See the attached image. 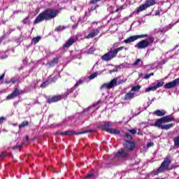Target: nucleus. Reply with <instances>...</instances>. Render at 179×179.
Listing matches in <instances>:
<instances>
[{
	"instance_id": "obj_41",
	"label": "nucleus",
	"mask_w": 179,
	"mask_h": 179,
	"mask_svg": "<svg viewBox=\"0 0 179 179\" xmlns=\"http://www.w3.org/2000/svg\"><path fill=\"white\" fill-rule=\"evenodd\" d=\"M155 143L153 142L148 143L147 144V148H152V146H154Z\"/></svg>"
},
{
	"instance_id": "obj_46",
	"label": "nucleus",
	"mask_w": 179,
	"mask_h": 179,
	"mask_svg": "<svg viewBox=\"0 0 179 179\" xmlns=\"http://www.w3.org/2000/svg\"><path fill=\"white\" fill-rule=\"evenodd\" d=\"M115 71H116L115 70H110V73H114V72H115Z\"/></svg>"
},
{
	"instance_id": "obj_38",
	"label": "nucleus",
	"mask_w": 179,
	"mask_h": 179,
	"mask_svg": "<svg viewBox=\"0 0 179 179\" xmlns=\"http://www.w3.org/2000/svg\"><path fill=\"white\" fill-rule=\"evenodd\" d=\"M22 23H24V24H27L29 23V17H25L22 20Z\"/></svg>"
},
{
	"instance_id": "obj_45",
	"label": "nucleus",
	"mask_w": 179,
	"mask_h": 179,
	"mask_svg": "<svg viewBox=\"0 0 179 179\" xmlns=\"http://www.w3.org/2000/svg\"><path fill=\"white\" fill-rule=\"evenodd\" d=\"M155 16H159V15H160V11H159V10H157V11H156V13H155Z\"/></svg>"
},
{
	"instance_id": "obj_25",
	"label": "nucleus",
	"mask_w": 179,
	"mask_h": 179,
	"mask_svg": "<svg viewBox=\"0 0 179 179\" xmlns=\"http://www.w3.org/2000/svg\"><path fill=\"white\" fill-rule=\"evenodd\" d=\"M174 146L179 148V135L173 138Z\"/></svg>"
},
{
	"instance_id": "obj_30",
	"label": "nucleus",
	"mask_w": 179,
	"mask_h": 179,
	"mask_svg": "<svg viewBox=\"0 0 179 179\" xmlns=\"http://www.w3.org/2000/svg\"><path fill=\"white\" fill-rule=\"evenodd\" d=\"M40 40H41V36H36L32 38V41L34 44H37Z\"/></svg>"
},
{
	"instance_id": "obj_1",
	"label": "nucleus",
	"mask_w": 179,
	"mask_h": 179,
	"mask_svg": "<svg viewBox=\"0 0 179 179\" xmlns=\"http://www.w3.org/2000/svg\"><path fill=\"white\" fill-rule=\"evenodd\" d=\"M59 11L58 10H54L52 8H47L36 17L34 21V24H38V23H41L44 20H52L55 19L56 16H58Z\"/></svg>"
},
{
	"instance_id": "obj_44",
	"label": "nucleus",
	"mask_w": 179,
	"mask_h": 179,
	"mask_svg": "<svg viewBox=\"0 0 179 179\" xmlns=\"http://www.w3.org/2000/svg\"><path fill=\"white\" fill-rule=\"evenodd\" d=\"M4 77H5V73H3L1 76V83H3V81H2V80L3 79Z\"/></svg>"
},
{
	"instance_id": "obj_12",
	"label": "nucleus",
	"mask_w": 179,
	"mask_h": 179,
	"mask_svg": "<svg viewBox=\"0 0 179 179\" xmlns=\"http://www.w3.org/2000/svg\"><path fill=\"white\" fill-rule=\"evenodd\" d=\"M62 99H64L62 95H55V96L46 97L47 103H48V104H52V103H57L58 101H61Z\"/></svg>"
},
{
	"instance_id": "obj_35",
	"label": "nucleus",
	"mask_w": 179,
	"mask_h": 179,
	"mask_svg": "<svg viewBox=\"0 0 179 179\" xmlns=\"http://www.w3.org/2000/svg\"><path fill=\"white\" fill-rule=\"evenodd\" d=\"M100 1H101V0H90V4L94 5V4L97 3V2H100Z\"/></svg>"
},
{
	"instance_id": "obj_6",
	"label": "nucleus",
	"mask_w": 179,
	"mask_h": 179,
	"mask_svg": "<svg viewBox=\"0 0 179 179\" xmlns=\"http://www.w3.org/2000/svg\"><path fill=\"white\" fill-rule=\"evenodd\" d=\"M154 41L155 38L153 36H150L148 38V41L147 40H141L139 42H138L134 45V47L135 48H138V50H145V48H148V47H150V45H152Z\"/></svg>"
},
{
	"instance_id": "obj_32",
	"label": "nucleus",
	"mask_w": 179,
	"mask_h": 179,
	"mask_svg": "<svg viewBox=\"0 0 179 179\" xmlns=\"http://www.w3.org/2000/svg\"><path fill=\"white\" fill-rule=\"evenodd\" d=\"M57 80H58V76L56 75L52 78V79L50 80V83H55V82H57Z\"/></svg>"
},
{
	"instance_id": "obj_43",
	"label": "nucleus",
	"mask_w": 179,
	"mask_h": 179,
	"mask_svg": "<svg viewBox=\"0 0 179 179\" xmlns=\"http://www.w3.org/2000/svg\"><path fill=\"white\" fill-rule=\"evenodd\" d=\"M124 82H125V80L124 79L120 80L118 82V85H122V83H124Z\"/></svg>"
},
{
	"instance_id": "obj_22",
	"label": "nucleus",
	"mask_w": 179,
	"mask_h": 179,
	"mask_svg": "<svg viewBox=\"0 0 179 179\" xmlns=\"http://www.w3.org/2000/svg\"><path fill=\"white\" fill-rule=\"evenodd\" d=\"M154 114L155 115H157V117H164V115H166V110H157L154 111Z\"/></svg>"
},
{
	"instance_id": "obj_51",
	"label": "nucleus",
	"mask_w": 179,
	"mask_h": 179,
	"mask_svg": "<svg viewBox=\"0 0 179 179\" xmlns=\"http://www.w3.org/2000/svg\"><path fill=\"white\" fill-rule=\"evenodd\" d=\"M0 80H1V77H0Z\"/></svg>"
},
{
	"instance_id": "obj_27",
	"label": "nucleus",
	"mask_w": 179,
	"mask_h": 179,
	"mask_svg": "<svg viewBox=\"0 0 179 179\" xmlns=\"http://www.w3.org/2000/svg\"><path fill=\"white\" fill-rule=\"evenodd\" d=\"M65 29H66V27L59 25L55 29V31H62V30H65Z\"/></svg>"
},
{
	"instance_id": "obj_9",
	"label": "nucleus",
	"mask_w": 179,
	"mask_h": 179,
	"mask_svg": "<svg viewBox=\"0 0 179 179\" xmlns=\"http://www.w3.org/2000/svg\"><path fill=\"white\" fill-rule=\"evenodd\" d=\"M92 132H93V130L92 129L79 131V132H76L73 130H71V131H66L64 132H61L59 135H62L64 136H72V135H83V134H92Z\"/></svg>"
},
{
	"instance_id": "obj_48",
	"label": "nucleus",
	"mask_w": 179,
	"mask_h": 179,
	"mask_svg": "<svg viewBox=\"0 0 179 179\" xmlns=\"http://www.w3.org/2000/svg\"><path fill=\"white\" fill-rule=\"evenodd\" d=\"M1 157L2 158V157H6V156L5 155H3V153H1Z\"/></svg>"
},
{
	"instance_id": "obj_21",
	"label": "nucleus",
	"mask_w": 179,
	"mask_h": 179,
	"mask_svg": "<svg viewBox=\"0 0 179 179\" xmlns=\"http://www.w3.org/2000/svg\"><path fill=\"white\" fill-rule=\"evenodd\" d=\"M20 80V77L15 76L14 78H12L10 80L4 81V83H6V85H9V83H13V85H14V83H16V82H19Z\"/></svg>"
},
{
	"instance_id": "obj_10",
	"label": "nucleus",
	"mask_w": 179,
	"mask_h": 179,
	"mask_svg": "<svg viewBox=\"0 0 179 179\" xmlns=\"http://www.w3.org/2000/svg\"><path fill=\"white\" fill-rule=\"evenodd\" d=\"M148 34H141V35H134L131 36L124 41L125 44H129L130 43H134V41H136L138 38H145L148 37Z\"/></svg>"
},
{
	"instance_id": "obj_31",
	"label": "nucleus",
	"mask_w": 179,
	"mask_h": 179,
	"mask_svg": "<svg viewBox=\"0 0 179 179\" xmlns=\"http://www.w3.org/2000/svg\"><path fill=\"white\" fill-rule=\"evenodd\" d=\"M98 75H99V72L96 71L95 73L91 74L89 76V79H90V80L94 79V78H97Z\"/></svg>"
},
{
	"instance_id": "obj_7",
	"label": "nucleus",
	"mask_w": 179,
	"mask_h": 179,
	"mask_svg": "<svg viewBox=\"0 0 179 179\" xmlns=\"http://www.w3.org/2000/svg\"><path fill=\"white\" fill-rule=\"evenodd\" d=\"M156 3H157L155 0H145L144 3L138 7L136 10L134 12H136V13H141V12L145 10V9H148V8H150V6L156 5Z\"/></svg>"
},
{
	"instance_id": "obj_39",
	"label": "nucleus",
	"mask_w": 179,
	"mask_h": 179,
	"mask_svg": "<svg viewBox=\"0 0 179 179\" xmlns=\"http://www.w3.org/2000/svg\"><path fill=\"white\" fill-rule=\"evenodd\" d=\"M122 9H124V6H121L120 7H118L115 12H113V13H117V12H120V10H122Z\"/></svg>"
},
{
	"instance_id": "obj_47",
	"label": "nucleus",
	"mask_w": 179,
	"mask_h": 179,
	"mask_svg": "<svg viewBox=\"0 0 179 179\" xmlns=\"http://www.w3.org/2000/svg\"><path fill=\"white\" fill-rule=\"evenodd\" d=\"M26 139H27V141H30V139H29V136H26Z\"/></svg>"
},
{
	"instance_id": "obj_19",
	"label": "nucleus",
	"mask_w": 179,
	"mask_h": 179,
	"mask_svg": "<svg viewBox=\"0 0 179 179\" xmlns=\"http://www.w3.org/2000/svg\"><path fill=\"white\" fill-rule=\"evenodd\" d=\"M59 61V58L55 57L52 60L48 62L47 64L49 65V68H54V66L58 64Z\"/></svg>"
},
{
	"instance_id": "obj_5",
	"label": "nucleus",
	"mask_w": 179,
	"mask_h": 179,
	"mask_svg": "<svg viewBox=\"0 0 179 179\" xmlns=\"http://www.w3.org/2000/svg\"><path fill=\"white\" fill-rule=\"evenodd\" d=\"M111 127H113V122H104L103 124L99 125L98 128L102 129V131H105V132H108V134H111L113 135H120V134H121V131L117 129L110 128Z\"/></svg>"
},
{
	"instance_id": "obj_3",
	"label": "nucleus",
	"mask_w": 179,
	"mask_h": 179,
	"mask_svg": "<svg viewBox=\"0 0 179 179\" xmlns=\"http://www.w3.org/2000/svg\"><path fill=\"white\" fill-rule=\"evenodd\" d=\"M124 148L119 150L115 155V159L122 157V159H127L129 156V152H132L135 149V142L131 141H124Z\"/></svg>"
},
{
	"instance_id": "obj_23",
	"label": "nucleus",
	"mask_w": 179,
	"mask_h": 179,
	"mask_svg": "<svg viewBox=\"0 0 179 179\" xmlns=\"http://www.w3.org/2000/svg\"><path fill=\"white\" fill-rule=\"evenodd\" d=\"M85 83V80L83 78H80L78 81H76L75 85L73 86L76 89H78L80 85H83Z\"/></svg>"
},
{
	"instance_id": "obj_11",
	"label": "nucleus",
	"mask_w": 179,
	"mask_h": 179,
	"mask_svg": "<svg viewBox=\"0 0 179 179\" xmlns=\"http://www.w3.org/2000/svg\"><path fill=\"white\" fill-rule=\"evenodd\" d=\"M24 93H26V91L15 88L11 94L7 96L6 99L7 100H12L13 99L20 96V94H24Z\"/></svg>"
},
{
	"instance_id": "obj_34",
	"label": "nucleus",
	"mask_w": 179,
	"mask_h": 179,
	"mask_svg": "<svg viewBox=\"0 0 179 179\" xmlns=\"http://www.w3.org/2000/svg\"><path fill=\"white\" fill-rule=\"evenodd\" d=\"M150 76H155V73H150L146 74L144 76V79H149V78H150Z\"/></svg>"
},
{
	"instance_id": "obj_15",
	"label": "nucleus",
	"mask_w": 179,
	"mask_h": 179,
	"mask_svg": "<svg viewBox=\"0 0 179 179\" xmlns=\"http://www.w3.org/2000/svg\"><path fill=\"white\" fill-rule=\"evenodd\" d=\"M179 85V78L173 80L172 82L167 83L164 85V89H173Z\"/></svg>"
},
{
	"instance_id": "obj_37",
	"label": "nucleus",
	"mask_w": 179,
	"mask_h": 179,
	"mask_svg": "<svg viewBox=\"0 0 179 179\" xmlns=\"http://www.w3.org/2000/svg\"><path fill=\"white\" fill-rule=\"evenodd\" d=\"M142 59H138L134 64L133 65L134 66H137V65H139V63L141 62Z\"/></svg>"
},
{
	"instance_id": "obj_33",
	"label": "nucleus",
	"mask_w": 179,
	"mask_h": 179,
	"mask_svg": "<svg viewBox=\"0 0 179 179\" xmlns=\"http://www.w3.org/2000/svg\"><path fill=\"white\" fill-rule=\"evenodd\" d=\"M24 145V142H22L21 145H15L13 149H21V148H23Z\"/></svg>"
},
{
	"instance_id": "obj_16",
	"label": "nucleus",
	"mask_w": 179,
	"mask_h": 179,
	"mask_svg": "<svg viewBox=\"0 0 179 179\" xmlns=\"http://www.w3.org/2000/svg\"><path fill=\"white\" fill-rule=\"evenodd\" d=\"M77 39L76 38H73L72 37H71L66 42V43L63 46V49L65 50L66 48H69V47L73 45V44H75V43H76Z\"/></svg>"
},
{
	"instance_id": "obj_18",
	"label": "nucleus",
	"mask_w": 179,
	"mask_h": 179,
	"mask_svg": "<svg viewBox=\"0 0 179 179\" xmlns=\"http://www.w3.org/2000/svg\"><path fill=\"white\" fill-rule=\"evenodd\" d=\"M76 89V88L74 87H73L71 89H68L66 90V92L64 94L62 95L63 96V99H64V100H66V99H68V96H69L71 94L73 93V92H75Z\"/></svg>"
},
{
	"instance_id": "obj_13",
	"label": "nucleus",
	"mask_w": 179,
	"mask_h": 179,
	"mask_svg": "<svg viewBox=\"0 0 179 179\" xmlns=\"http://www.w3.org/2000/svg\"><path fill=\"white\" fill-rule=\"evenodd\" d=\"M164 85V80L161 79L160 80H157V84L153 87H150L145 89V92H155V90H157L159 87H162Z\"/></svg>"
},
{
	"instance_id": "obj_24",
	"label": "nucleus",
	"mask_w": 179,
	"mask_h": 179,
	"mask_svg": "<svg viewBox=\"0 0 179 179\" xmlns=\"http://www.w3.org/2000/svg\"><path fill=\"white\" fill-rule=\"evenodd\" d=\"M29 125V121L24 120L20 124H19L18 128L22 129V128H24V127H27Z\"/></svg>"
},
{
	"instance_id": "obj_4",
	"label": "nucleus",
	"mask_w": 179,
	"mask_h": 179,
	"mask_svg": "<svg viewBox=\"0 0 179 179\" xmlns=\"http://www.w3.org/2000/svg\"><path fill=\"white\" fill-rule=\"evenodd\" d=\"M118 45H120V43H114L113 46L109 50V51L101 57L102 61H106V62L111 61V59H113V58L117 57V54H118L120 51H122V50L125 48L124 46L115 48V47H118Z\"/></svg>"
},
{
	"instance_id": "obj_2",
	"label": "nucleus",
	"mask_w": 179,
	"mask_h": 179,
	"mask_svg": "<svg viewBox=\"0 0 179 179\" xmlns=\"http://www.w3.org/2000/svg\"><path fill=\"white\" fill-rule=\"evenodd\" d=\"M173 121H176V119L173 117H170V115L163 116L162 117L157 119L152 126L156 127L159 129H164V131H167L169 129H171V128L174 127V124H167V122H173Z\"/></svg>"
},
{
	"instance_id": "obj_42",
	"label": "nucleus",
	"mask_w": 179,
	"mask_h": 179,
	"mask_svg": "<svg viewBox=\"0 0 179 179\" xmlns=\"http://www.w3.org/2000/svg\"><path fill=\"white\" fill-rule=\"evenodd\" d=\"M92 177H94V174H93V173H88V174L86 176L85 178H92Z\"/></svg>"
},
{
	"instance_id": "obj_20",
	"label": "nucleus",
	"mask_w": 179,
	"mask_h": 179,
	"mask_svg": "<svg viewBox=\"0 0 179 179\" xmlns=\"http://www.w3.org/2000/svg\"><path fill=\"white\" fill-rule=\"evenodd\" d=\"M135 97V93L132 92L131 90L127 92L123 97V100H131Z\"/></svg>"
},
{
	"instance_id": "obj_8",
	"label": "nucleus",
	"mask_w": 179,
	"mask_h": 179,
	"mask_svg": "<svg viewBox=\"0 0 179 179\" xmlns=\"http://www.w3.org/2000/svg\"><path fill=\"white\" fill-rule=\"evenodd\" d=\"M170 164H171V159H170V157H166L157 170V173H163V171H167L169 167H170Z\"/></svg>"
},
{
	"instance_id": "obj_26",
	"label": "nucleus",
	"mask_w": 179,
	"mask_h": 179,
	"mask_svg": "<svg viewBox=\"0 0 179 179\" xmlns=\"http://www.w3.org/2000/svg\"><path fill=\"white\" fill-rule=\"evenodd\" d=\"M48 86H50V81H48V80L44 81V82L41 85V89H45V87H48Z\"/></svg>"
},
{
	"instance_id": "obj_49",
	"label": "nucleus",
	"mask_w": 179,
	"mask_h": 179,
	"mask_svg": "<svg viewBox=\"0 0 179 179\" xmlns=\"http://www.w3.org/2000/svg\"><path fill=\"white\" fill-rule=\"evenodd\" d=\"M3 120H5V118L3 117H1V121H3Z\"/></svg>"
},
{
	"instance_id": "obj_40",
	"label": "nucleus",
	"mask_w": 179,
	"mask_h": 179,
	"mask_svg": "<svg viewBox=\"0 0 179 179\" xmlns=\"http://www.w3.org/2000/svg\"><path fill=\"white\" fill-rule=\"evenodd\" d=\"M129 132H130V134H132L133 135H135L136 134V129H129L128 130Z\"/></svg>"
},
{
	"instance_id": "obj_50",
	"label": "nucleus",
	"mask_w": 179,
	"mask_h": 179,
	"mask_svg": "<svg viewBox=\"0 0 179 179\" xmlns=\"http://www.w3.org/2000/svg\"><path fill=\"white\" fill-rule=\"evenodd\" d=\"M124 50H127V48H124Z\"/></svg>"
},
{
	"instance_id": "obj_29",
	"label": "nucleus",
	"mask_w": 179,
	"mask_h": 179,
	"mask_svg": "<svg viewBox=\"0 0 179 179\" xmlns=\"http://www.w3.org/2000/svg\"><path fill=\"white\" fill-rule=\"evenodd\" d=\"M99 5L96 4L94 7L92 6L90 8L88 9L89 13H91V12H93V10H96L98 8H99Z\"/></svg>"
},
{
	"instance_id": "obj_36",
	"label": "nucleus",
	"mask_w": 179,
	"mask_h": 179,
	"mask_svg": "<svg viewBox=\"0 0 179 179\" xmlns=\"http://www.w3.org/2000/svg\"><path fill=\"white\" fill-rule=\"evenodd\" d=\"M125 138H127V139H129V141H131V139H132V136H131L129 133H126L124 134Z\"/></svg>"
},
{
	"instance_id": "obj_14",
	"label": "nucleus",
	"mask_w": 179,
	"mask_h": 179,
	"mask_svg": "<svg viewBox=\"0 0 179 179\" xmlns=\"http://www.w3.org/2000/svg\"><path fill=\"white\" fill-rule=\"evenodd\" d=\"M117 79L113 78L110 83L103 84L101 89H113L114 86H117Z\"/></svg>"
},
{
	"instance_id": "obj_28",
	"label": "nucleus",
	"mask_w": 179,
	"mask_h": 179,
	"mask_svg": "<svg viewBox=\"0 0 179 179\" xmlns=\"http://www.w3.org/2000/svg\"><path fill=\"white\" fill-rule=\"evenodd\" d=\"M139 90H141V85H138L134 86L130 91L132 92H139Z\"/></svg>"
},
{
	"instance_id": "obj_17",
	"label": "nucleus",
	"mask_w": 179,
	"mask_h": 179,
	"mask_svg": "<svg viewBox=\"0 0 179 179\" xmlns=\"http://www.w3.org/2000/svg\"><path fill=\"white\" fill-rule=\"evenodd\" d=\"M100 33V31L99 29H94L92 32H90L87 36H85V38H94V37H96V36H98Z\"/></svg>"
},
{
	"instance_id": "obj_52",
	"label": "nucleus",
	"mask_w": 179,
	"mask_h": 179,
	"mask_svg": "<svg viewBox=\"0 0 179 179\" xmlns=\"http://www.w3.org/2000/svg\"><path fill=\"white\" fill-rule=\"evenodd\" d=\"M178 111H179V108H178Z\"/></svg>"
}]
</instances>
